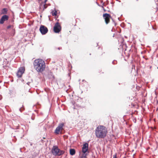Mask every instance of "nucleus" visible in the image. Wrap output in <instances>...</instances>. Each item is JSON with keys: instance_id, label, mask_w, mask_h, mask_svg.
<instances>
[{"instance_id": "obj_1", "label": "nucleus", "mask_w": 158, "mask_h": 158, "mask_svg": "<svg viewBox=\"0 0 158 158\" xmlns=\"http://www.w3.org/2000/svg\"><path fill=\"white\" fill-rule=\"evenodd\" d=\"M34 66L35 70L38 72H42L45 68V63L42 60H35L34 62Z\"/></svg>"}, {"instance_id": "obj_2", "label": "nucleus", "mask_w": 158, "mask_h": 158, "mask_svg": "<svg viewBox=\"0 0 158 158\" xmlns=\"http://www.w3.org/2000/svg\"><path fill=\"white\" fill-rule=\"evenodd\" d=\"M107 131L102 126L98 127L96 130L95 133L97 137L104 138L106 135Z\"/></svg>"}, {"instance_id": "obj_3", "label": "nucleus", "mask_w": 158, "mask_h": 158, "mask_svg": "<svg viewBox=\"0 0 158 158\" xmlns=\"http://www.w3.org/2000/svg\"><path fill=\"white\" fill-rule=\"evenodd\" d=\"M51 152L55 156H60L63 155L65 152L63 150L59 149L57 146H53L51 150Z\"/></svg>"}, {"instance_id": "obj_4", "label": "nucleus", "mask_w": 158, "mask_h": 158, "mask_svg": "<svg viewBox=\"0 0 158 158\" xmlns=\"http://www.w3.org/2000/svg\"><path fill=\"white\" fill-rule=\"evenodd\" d=\"M61 27L60 25L58 22H57L55 24L54 27V31L55 33H58L61 31Z\"/></svg>"}, {"instance_id": "obj_5", "label": "nucleus", "mask_w": 158, "mask_h": 158, "mask_svg": "<svg viewBox=\"0 0 158 158\" xmlns=\"http://www.w3.org/2000/svg\"><path fill=\"white\" fill-rule=\"evenodd\" d=\"M64 125V123H62L59 124L58 127L56 128L55 131V133L57 134H59L60 131L62 130L63 129V127Z\"/></svg>"}, {"instance_id": "obj_6", "label": "nucleus", "mask_w": 158, "mask_h": 158, "mask_svg": "<svg viewBox=\"0 0 158 158\" xmlns=\"http://www.w3.org/2000/svg\"><path fill=\"white\" fill-rule=\"evenodd\" d=\"M88 144L87 143H85L83 144L82 148V152L83 153V154L82 156H84L85 155V157H86V154H85V153L88 150Z\"/></svg>"}, {"instance_id": "obj_7", "label": "nucleus", "mask_w": 158, "mask_h": 158, "mask_svg": "<svg viewBox=\"0 0 158 158\" xmlns=\"http://www.w3.org/2000/svg\"><path fill=\"white\" fill-rule=\"evenodd\" d=\"M39 30L40 32L43 35L45 34L48 32L47 28L44 25H41Z\"/></svg>"}, {"instance_id": "obj_8", "label": "nucleus", "mask_w": 158, "mask_h": 158, "mask_svg": "<svg viewBox=\"0 0 158 158\" xmlns=\"http://www.w3.org/2000/svg\"><path fill=\"white\" fill-rule=\"evenodd\" d=\"M103 17L105 19V23L107 24L109 23L110 18H111L110 15L107 13H105L103 14Z\"/></svg>"}, {"instance_id": "obj_9", "label": "nucleus", "mask_w": 158, "mask_h": 158, "mask_svg": "<svg viewBox=\"0 0 158 158\" xmlns=\"http://www.w3.org/2000/svg\"><path fill=\"white\" fill-rule=\"evenodd\" d=\"M9 16L6 15H4L2 16L0 20V23L2 24L4 23V22L7 21L8 19Z\"/></svg>"}, {"instance_id": "obj_10", "label": "nucleus", "mask_w": 158, "mask_h": 158, "mask_svg": "<svg viewBox=\"0 0 158 158\" xmlns=\"http://www.w3.org/2000/svg\"><path fill=\"white\" fill-rule=\"evenodd\" d=\"M47 7V6H45V4L44 3V2H42L41 3L39 7L40 10L42 12Z\"/></svg>"}, {"instance_id": "obj_11", "label": "nucleus", "mask_w": 158, "mask_h": 158, "mask_svg": "<svg viewBox=\"0 0 158 158\" xmlns=\"http://www.w3.org/2000/svg\"><path fill=\"white\" fill-rule=\"evenodd\" d=\"M7 9L6 8H4L2 9L1 11V14H6L7 12Z\"/></svg>"}, {"instance_id": "obj_12", "label": "nucleus", "mask_w": 158, "mask_h": 158, "mask_svg": "<svg viewBox=\"0 0 158 158\" xmlns=\"http://www.w3.org/2000/svg\"><path fill=\"white\" fill-rule=\"evenodd\" d=\"M75 153V150L74 149H70V154L71 155L73 156Z\"/></svg>"}, {"instance_id": "obj_13", "label": "nucleus", "mask_w": 158, "mask_h": 158, "mask_svg": "<svg viewBox=\"0 0 158 158\" xmlns=\"http://www.w3.org/2000/svg\"><path fill=\"white\" fill-rule=\"evenodd\" d=\"M23 73L20 72V71H18L17 73V76L19 78L21 77L22 75L23 74Z\"/></svg>"}, {"instance_id": "obj_14", "label": "nucleus", "mask_w": 158, "mask_h": 158, "mask_svg": "<svg viewBox=\"0 0 158 158\" xmlns=\"http://www.w3.org/2000/svg\"><path fill=\"white\" fill-rule=\"evenodd\" d=\"M24 69L23 67H21L19 69V70L18 71H20V72L22 73H24Z\"/></svg>"}, {"instance_id": "obj_15", "label": "nucleus", "mask_w": 158, "mask_h": 158, "mask_svg": "<svg viewBox=\"0 0 158 158\" xmlns=\"http://www.w3.org/2000/svg\"><path fill=\"white\" fill-rule=\"evenodd\" d=\"M57 14V12L56 10H55V11L52 13V15L53 16H56V15Z\"/></svg>"}, {"instance_id": "obj_16", "label": "nucleus", "mask_w": 158, "mask_h": 158, "mask_svg": "<svg viewBox=\"0 0 158 158\" xmlns=\"http://www.w3.org/2000/svg\"><path fill=\"white\" fill-rule=\"evenodd\" d=\"M117 61L115 60H114L112 62V63L113 64H117Z\"/></svg>"}, {"instance_id": "obj_17", "label": "nucleus", "mask_w": 158, "mask_h": 158, "mask_svg": "<svg viewBox=\"0 0 158 158\" xmlns=\"http://www.w3.org/2000/svg\"><path fill=\"white\" fill-rule=\"evenodd\" d=\"M24 110V109H22V107L20 108L19 109V111H20V112H22V111H23V110Z\"/></svg>"}, {"instance_id": "obj_18", "label": "nucleus", "mask_w": 158, "mask_h": 158, "mask_svg": "<svg viewBox=\"0 0 158 158\" xmlns=\"http://www.w3.org/2000/svg\"><path fill=\"white\" fill-rule=\"evenodd\" d=\"M11 27V26L10 25H8L7 27V28L8 29H9Z\"/></svg>"}, {"instance_id": "obj_19", "label": "nucleus", "mask_w": 158, "mask_h": 158, "mask_svg": "<svg viewBox=\"0 0 158 158\" xmlns=\"http://www.w3.org/2000/svg\"><path fill=\"white\" fill-rule=\"evenodd\" d=\"M82 81L84 82V83H85V84H87V82H86V81H85L84 80H82Z\"/></svg>"}, {"instance_id": "obj_20", "label": "nucleus", "mask_w": 158, "mask_h": 158, "mask_svg": "<svg viewBox=\"0 0 158 158\" xmlns=\"http://www.w3.org/2000/svg\"><path fill=\"white\" fill-rule=\"evenodd\" d=\"M79 158H86V157H85V155L84 156H81Z\"/></svg>"}, {"instance_id": "obj_21", "label": "nucleus", "mask_w": 158, "mask_h": 158, "mask_svg": "<svg viewBox=\"0 0 158 158\" xmlns=\"http://www.w3.org/2000/svg\"><path fill=\"white\" fill-rule=\"evenodd\" d=\"M113 158H117L116 155L113 156Z\"/></svg>"}, {"instance_id": "obj_22", "label": "nucleus", "mask_w": 158, "mask_h": 158, "mask_svg": "<svg viewBox=\"0 0 158 158\" xmlns=\"http://www.w3.org/2000/svg\"><path fill=\"white\" fill-rule=\"evenodd\" d=\"M30 82H27V85H29V84H30Z\"/></svg>"}, {"instance_id": "obj_23", "label": "nucleus", "mask_w": 158, "mask_h": 158, "mask_svg": "<svg viewBox=\"0 0 158 158\" xmlns=\"http://www.w3.org/2000/svg\"><path fill=\"white\" fill-rule=\"evenodd\" d=\"M57 49L60 50V49H61V48H60V47H59L57 48Z\"/></svg>"}, {"instance_id": "obj_24", "label": "nucleus", "mask_w": 158, "mask_h": 158, "mask_svg": "<svg viewBox=\"0 0 158 158\" xmlns=\"http://www.w3.org/2000/svg\"><path fill=\"white\" fill-rule=\"evenodd\" d=\"M136 119H134V120H133V121H134L135 123V122H136Z\"/></svg>"}, {"instance_id": "obj_25", "label": "nucleus", "mask_w": 158, "mask_h": 158, "mask_svg": "<svg viewBox=\"0 0 158 158\" xmlns=\"http://www.w3.org/2000/svg\"><path fill=\"white\" fill-rule=\"evenodd\" d=\"M31 119L33 120H34L35 119V118L34 117H31Z\"/></svg>"}, {"instance_id": "obj_26", "label": "nucleus", "mask_w": 158, "mask_h": 158, "mask_svg": "<svg viewBox=\"0 0 158 158\" xmlns=\"http://www.w3.org/2000/svg\"><path fill=\"white\" fill-rule=\"evenodd\" d=\"M47 1V0H45L44 2V3H45Z\"/></svg>"}, {"instance_id": "obj_27", "label": "nucleus", "mask_w": 158, "mask_h": 158, "mask_svg": "<svg viewBox=\"0 0 158 158\" xmlns=\"http://www.w3.org/2000/svg\"><path fill=\"white\" fill-rule=\"evenodd\" d=\"M102 7L103 8V10H104V11H106V10L104 8H103V6H102Z\"/></svg>"}, {"instance_id": "obj_28", "label": "nucleus", "mask_w": 158, "mask_h": 158, "mask_svg": "<svg viewBox=\"0 0 158 158\" xmlns=\"http://www.w3.org/2000/svg\"><path fill=\"white\" fill-rule=\"evenodd\" d=\"M55 63V61H53L52 62V63Z\"/></svg>"}, {"instance_id": "obj_29", "label": "nucleus", "mask_w": 158, "mask_h": 158, "mask_svg": "<svg viewBox=\"0 0 158 158\" xmlns=\"http://www.w3.org/2000/svg\"><path fill=\"white\" fill-rule=\"evenodd\" d=\"M136 89H138V88H140V87H139V88H138L137 87H136Z\"/></svg>"}, {"instance_id": "obj_30", "label": "nucleus", "mask_w": 158, "mask_h": 158, "mask_svg": "<svg viewBox=\"0 0 158 158\" xmlns=\"http://www.w3.org/2000/svg\"><path fill=\"white\" fill-rule=\"evenodd\" d=\"M151 27L152 28V29H153V27H152V26H151Z\"/></svg>"}, {"instance_id": "obj_31", "label": "nucleus", "mask_w": 158, "mask_h": 158, "mask_svg": "<svg viewBox=\"0 0 158 158\" xmlns=\"http://www.w3.org/2000/svg\"><path fill=\"white\" fill-rule=\"evenodd\" d=\"M43 141H44L42 139H41V142H43Z\"/></svg>"}, {"instance_id": "obj_32", "label": "nucleus", "mask_w": 158, "mask_h": 158, "mask_svg": "<svg viewBox=\"0 0 158 158\" xmlns=\"http://www.w3.org/2000/svg\"><path fill=\"white\" fill-rule=\"evenodd\" d=\"M146 149H147V150H148V148H146Z\"/></svg>"}, {"instance_id": "obj_33", "label": "nucleus", "mask_w": 158, "mask_h": 158, "mask_svg": "<svg viewBox=\"0 0 158 158\" xmlns=\"http://www.w3.org/2000/svg\"><path fill=\"white\" fill-rule=\"evenodd\" d=\"M20 151L21 152V148H20Z\"/></svg>"}, {"instance_id": "obj_34", "label": "nucleus", "mask_w": 158, "mask_h": 158, "mask_svg": "<svg viewBox=\"0 0 158 158\" xmlns=\"http://www.w3.org/2000/svg\"><path fill=\"white\" fill-rule=\"evenodd\" d=\"M43 139H45V138L44 137L43 138Z\"/></svg>"}, {"instance_id": "obj_35", "label": "nucleus", "mask_w": 158, "mask_h": 158, "mask_svg": "<svg viewBox=\"0 0 158 158\" xmlns=\"http://www.w3.org/2000/svg\"><path fill=\"white\" fill-rule=\"evenodd\" d=\"M147 60V59H145V60Z\"/></svg>"}, {"instance_id": "obj_36", "label": "nucleus", "mask_w": 158, "mask_h": 158, "mask_svg": "<svg viewBox=\"0 0 158 158\" xmlns=\"http://www.w3.org/2000/svg\"><path fill=\"white\" fill-rule=\"evenodd\" d=\"M1 88V86H0V89Z\"/></svg>"}, {"instance_id": "obj_37", "label": "nucleus", "mask_w": 158, "mask_h": 158, "mask_svg": "<svg viewBox=\"0 0 158 158\" xmlns=\"http://www.w3.org/2000/svg\"><path fill=\"white\" fill-rule=\"evenodd\" d=\"M138 0H136L137 1H138Z\"/></svg>"}]
</instances>
